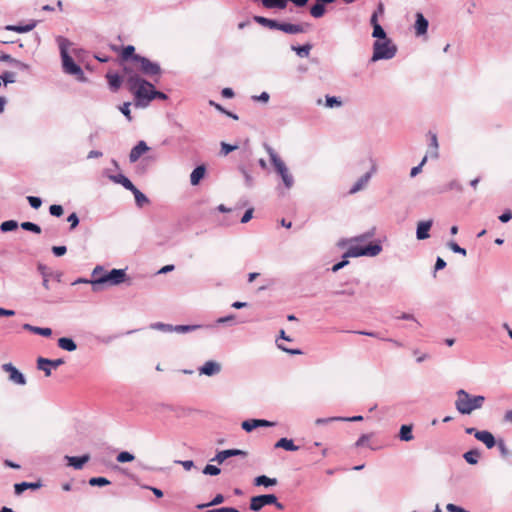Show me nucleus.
<instances>
[{"mask_svg":"<svg viewBox=\"0 0 512 512\" xmlns=\"http://www.w3.org/2000/svg\"><path fill=\"white\" fill-rule=\"evenodd\" d=\"M64 364V360L61 358L58 359H47L43 357H39L37 359V368L45 373V376L49 377L51 375V368H57Z\"/></svg>","mask_w":512,"mask_h":512,"instance_id":"12","label":"nucleus"},{"mask_svg":"<svg viewBox=\"0 0 512 512\" xmlns=\"http://www.w3.org/2000/svg\"><path fill=\"white\" fill-rule=\"evenodd\" d=\"M58 43L62 59L63 71L66 74L75 76V78L80 82H86L87 78L85 77L82 68L73 60V58L68 53V46L70 45V42L66 38L59 37Z\"/></svg>","mask_w":512,"mask_h":512,"instance_id":"4","label":"nucleus"},{"mask_svg":"<svg viewBox=\"0 0 512 512\" xmlns=\"http://www.w3.org/2000/svg\"><path fill=\"white\" fill-rule=\"evenodd\" d=\"M128 90L134 95L136 107H147L150 103V93L153 84L142 78L139 74L124 77Z\"/></svg>","mask_w":512,"mask_h":512,"instance_id":"1","label":"nucleus"},{"mask_svg":"<svg viewBox=\"0 0 512 512\" xmlns=\"http://www.w3.org/2000/svg\"><path fill=\"white\" fill-rule=\"evenodd\" d=\"M27 200L30 204V206L34 209H39L42 205V200L39 197L36 196H28Z\"/></svg>","mask_w":512,"mask_h":512,"instance_id":"57","label":"nucleus"},{"mask_svg":"<svg viewBox=\"0 0 512 512\" xmlns=\"http://www.w3.org/2000/svg\"><path fill=\"white\" fill-rule=\"evenodd\" d=\"M11 65L19 70H24V71H27L30 69V66L18 59H13Z\"/></svg>","mask_w":512,"mask_h":512,"instance_id":"60","label":"nucleus"},{"mask_svg":"<svg viewBox=\"0 0 512 512\" xmlns=\"http://www.w3.org/2000/svg\"><path fill=\"white\" fill-rule=\"evenodd\" d=\"M455 408L463 415H469L473 411L481 409L485 402V397L482 395H471L464 389H459L456 392Z\"/></svg>","mask_w":512,"mask_h":512,"instance_id":"3","label":"nucleus"},{"mask_svg":"<svg viewBox=\"0 0 512 512\" xmlns=\"http://www.w3.org/2000/svg\"><path fill=\"white\" fill-rule=\"evenodd\" d=\"M65 459L67 460L69 466L73 467L76 470H81L83 468L84 464H86L90 460V455L84 454L79 457L78 456H65Z\"/></svg>","mask_w":512,"mask_h":512,"instance_id":"18","label":"nucleus"},{"mask_svg":"<svg viewBox=\"0 0 512 512\" xmlns=\"http://www.w3.org/2000/svg\"><path fill=\"white\" fill-rule=\"evenodd\" d=\"M106 78L108 80L111 90L113 91H117L120 88L122 82L125 81L123 75L120 76L117 73H108L106 75Z\"/></svg>","mask_w":512,"mask_h":512,"instance_id":"27","label":"nucleus"},{"mask_svg":"<svg viewBox=\"0 0 512 512\" xmlns=\"http://www.w3.org/2000/svg\"><path fill=\"white\" fill-rule=\"evenodd\" d=\"M451 190H456L458 192H462L463 187L458 180L453 179V180L449 181L447 184H445L444 186H442L439 189V192L444 193V192L451 191Z\"/></svg>","mask_w":512,"mask_h":512,"instance_id":"37","label":"nucleus"},{"mask_svg":"<svg viewBox=\"0 0 512 512\" xmlns=\"http://www.w3.org/2000/svg\"><path fill=\"white\" fill-rule=\"evenodd\" d=\"M412 425H402L399 430V439L401 441L409 442L413 440Z\"/></svg>","mask_w":512,"mask_h":512,"instance_id":"34","label":"nucleus"},{"mask_svg":"<svg viewBox=\"0 0 512 512\" xmlns=\"http://www.w3.org/2000/svg\"><path fill=\"white\" fill-rule=\"evenodd\" d=\"M254 21L269 29L279 30L280 22L277 20L269 19L263 16H254Z\"/></svg>","mask_w":512,"mask_h":512,"instance_id":"25","label":"nucleus"},{"mask_svg":"<svg viewBox=\"0 0 512 512\" xmlns=\"http://www.w3.org/2000/svg\"><path fill=\"white\" fill-rule=\"evenodd\" d=\"M37 270L38 272L40 273V275L42 276V285L45 289L49 290L50 286H49V279H50V276H51V272L49 270V268L42 264V263H39L37 265Z\"/></svg>","mask_w":512,"mask_h":512,"instance_id":"28","label":"nucleus"},{"mask_svg":"<svg viewBox=\"0 0 512 512\" xmlns=\"http://www.w3.org/2000/svg\"><path fill=\"white\" fill-rule=\"evenodd\" d=\"M161 67L158 63L152 62L144 56L134 57V63H126L123 65V77H129L131 74H143L147 77H159L161 75Z\"/></svg>","mask_w":512,"mask_h":512,"instance_id":"2","label":"nucleus"},{"mask_svg":"<svg viewBox=\"0 0 512 512\" xmlns=\"http://www.w3.org/2000/svg\"><path fill=\"white\" fill-rule=\"evenodd\" d=\"M447 246L454 252V253H458V254H461L463 256H466L467 252H466V249L460 247L456 242L454 241H450L448 242Z\"/></svg>","mask_w":512,"mask_h":512,"instance_id":"54","label":"nucleus"},{"mask_svg":"<svg viewBox=\"0 0 512 512\" xmlns=\"http://www.w3.org/2000/svg\"><path fill=\"white\" fill-rule=\"evenodd\" d=\"M154 99L166 100L167 95L161 91L155 90V88L153 87V90L150 93V102Z\"/></svg>","mask_w":512,"mask_h":512,"instance_id":"59","label":"nucleus"},{"mask_svg":"<svg viewBox=\"0 0 512 512\" xmlns=\"http://www.w3.org/2000/svg\"><path fill=\"white\" fill-rule=\"evenodd\" d=\"M151 329L159 330L162 332H173L174 325L166 324L162 322H155L150 325Z\"/></svg>","mask_w":512,"mask_h":512,"instance_id":"46","label":"nucleus"},{"mask_svg":"<svg viewBox=\"0 0 512 512\" xmlns=\"http://www.w3.org/2000/svg\"><path fill=\"white\" fill-rule=\"evenodd\" d=\"M206 174V167L205 165H199L197 166L190 175V182L193 186H196L200 183V181L204 178Z\"/></svg>","mask_w":512,"mask_h":512,"instance_id":"23","label":"nucleus"},{"mask_svg":"<svg viewBox=\"0 0 512 512\" xmlns=\"http://www.w3.org/2000/svg\"><path fill=\"white\" fill-rule=\"evenodd\" d=\"M275 448H283L287 451H297L299 449L292 439L281 438L275 443Z\"/></svg>","mask_w":512,"mask_h":512,"instance_id":"30","label":"nucleus"},{"mask_svg":"<svg viewBox=\"0 0 512 512\" xmlns=\"http://www.w3.org/2000/svg\"><path fill=\"white\" fill-rule=\"evenodd\" d=\"M131 192L135 197V201L138 207H143L149 202V199L136 187H134Z\"/></svg>","mask_w":512,"mask_h":512,"instance_id":"40","label":"nucleus"},{"mask_svg":"<svg viewBox=\"0 0 512 512\" xmlns=\"http://www.w3.org/2000/svg\"><path fill=\"white\" fill-rule=\"evenodd\" d=\"M262 169L269 170L272 169L283 181V184L286 189L292 188L294 185V177L291 174L289 168L286 166L285 162H259Z\"/></svg>","mask_w":512,"mask_h":512,"instance_id":"6","label":"nucleus"},{"mask_svg":"<svg viewBox=\"0 0 512 512\" xmlns=\"http://www.w3.org/2000/svg\"><path fill=\"white\" fill-rule=\"evenodd\" d=\"M33 333L44 336V337H49L52 335V330H51V328H48V327L42 328V327L35 326V329H33Z\"/></svg>","mask_w":512,"mask_h":512,"instance_id":"55","label":"nucleus"},{"mask_svg":"<svg viewBox=\"0 0 512 512\" xmlns=\"http://www.w3.org/2000/svg\"><path fill=\"white\" fill-rule=\"evenodd\" d=\"M428 26H429L428 20L424 17V15L422 13L418 12L416 14V20H415V25H414L416 34L418 36L426 34L427 30H428Z\"/></svg>","mask_w":512,"mask_h":512,"instance_id":"20","label":"nucleus"},{"mask_svg":"<svg viewBox=\"0 0 512 512\" xmlns=\"http://www.w3.org/2000/svg\"><path fill=\"white\" fill-rule=\"evenodd\" d=\"M262 5L267 9H285L287 0H261Z\"/></svg>","mask_w":512,"mask_h":512,"instance_id":"32","label":"nucleus"},{"mask_svg":"<svg viewBox=\"0 0 512 512\" xmlns=\"http://www.w3.org/2000/svg\"><path fill=\"white\" fill-rule=\"evenodd\" d=\"M291 49L293 51H295V53L300 57V58H307L310 54V51L312 49V45L307 43V44H304V45H301V46H291Z\"/></svg>","mask_w":512,"mask_h":512,"instance_id":"36","label":"nucleus"},{"mask_svg":"<svg viewBox=\"0 0 512 512\" xmlns=\"http://www.w3.org/2000/svg\"><path fill=\"white\" fill-rule=\"evenodd\" d=\"M475 438L481 441L488 449L493 448L496 445V440L493 434L487 430H481V432L475 433Z\"/></svg>","mask_w":512,"mask_h":512,"instance_id":"19","label":"nucleus"},{"mask_svg":"<svg viewBox=\"0 0 512 512\" xmlns=\"http://www.w3.org/2000/svg\"><path fill=\"white\" fill-rule=\"evenodd\" d=\"M1 79L5 85L12 84L16 81V74L11 71H5L1 75Z\"/></svg>","mask_w":512,"mask_h":512,"instance_id":"50","label":"nucleus"},{"mask_svg":"<svg viewBox=\"0 0 512 512\" xmlns=\"http://www.w3.org/2000/svg\"><path fill=\"white\" fill-rule=\"evenodd\" d=\"M276 503V496L274 494H263L254 496L250 500V509L254 512L260 511L266 505Z\"/></svg>","mask_w":512,"mask_h":512,"instance_id":"9","label":"nucleus"},{"mask_svg":"<svg viewBox=\"0 0 512 512\" xmlns=\"http://www.w3.org/2000/svg\"><path fill=\"white\" fill-rule=\"evenodd\" d=\"M433 225V220L420 221L416 228V238L418 240H425L430 237L429 231Z\"/></svg>","mask_w":512,"mask_h":512,"instance_id":"16","label":"nucleus"},{"mask_svg":"<svg viewBox=\"0 0 512 512\" xmlns=\"http://www.w3.org/2000/svg\"><path fill=\"white\" fill-rule=\"evenodd\" d=\"M126 279V272L124 269H112L110 272L103 274L100 278L90 281L94 291H98L100 285L110 284L119 285Z\"/></svg>","mask_w":512,"mask_h":512,"instance_id":"7","label":"nucleus"},{"mask_svg":"<svg viewBox=\"0 0 512 512\" xmlns=\"http://www.w3.org/2000/svg\"><path fill=\"white\" fill-rule=\"evenodd\" d=\"M18 223L15 220H7L0 224V231L3 233L17 229Z\"/></svg>","mask_w":512,"mask_h":512,"instance_id":"45","label":"nucleus"},{"mask_svg":"<svg viewBox=\"0 0 512 512\" xmlns=\"http://www.w3.org/2000/svg\"><path fill=\"white\" fill-rule=\"evenodd\" d=\"M140 56L139 54H135V47L132 45H127L123 48L121 53V66L123 67L126 63H134V57Z\"/></svg>","mask_w":512,"mask_h":512,"instance_id":"21","label":"nucleus"},{"mask_svg":"<svg viewBox=\"0 0 512 512\" xmlns=\"http://www.w3.org/2000/svg\"><path fill=\"white\" fill-rule=\"evenodd\" d=\"M427 136L429 137V144L422 160L437 159L439 157V145L437 135L436 133L429 131Z\"/></svg>","mask_w":512,"mask_h":512,"instance_id":"11","label":"nucleus"},{"mask_svg":"<svg viewBox=\"0 0 512 512\" xmlns=\"http://www.w3.org/2000/svg\"><path fill=\"white\" fill-rule=\"evenodd\" d=\"M446 509L448 512H469L468 510L452 503L447 504Z\"/></svg>","mask_w":512,"mask_h":512,"instance_id":"63","label":"nucleus"},{"mask_svg":"<svg viewBox=\"0 0 512 512\" xmlns=\"http://www.w3.org/2000/svg\"><path fill=\"white\" fill-rule=\"evenodd\" d=\"M480 457V452L477 449H472L464 453L463 458L467 463L471 465H475L478 463Z\"/></svg>","mask_w":512,"mask_h":512,"instance_id":"39","label":"nucleus"},{"mask_svg":"<svg viewBox=\"0 0 512 512\" xmlns=\"http://www.w3.org/2000/svg\"><path fill=\"white\" fill-rule=\"evenodd\" d=\"M221 371V365L216 361H207L199 368V373L206 376H214Z\"/></svg>","mask_w":512,"mask_h":512,"instance_id":"17","label":"nucleus"},{"mask_svg":"<svg viewBox=\"0 0 512 512\" xmlns=\"http://www.w3.org/2000/svg\"><path fill=\"white\" fill-rule=\"evenodd\" d=\"M35 26H36V22L33 21L26 25H7L5 27V29L8 31H14V32H18V33H26V32L33 30Z\"/></svg>","mask_w":512,"mask_h":512,"instance_id":"33","label":"nucleus"},{"mask_svg":"<svg viewBox=\"0 0 512 512\" xmlns=\"http://www.w3.org/2000/svg\"><path fill=\"white\" fill-rule=\"evenodd\" d=\"M325 12V5L321 2H318L317 0L316 3L310 8V14L314 18H321L322 16H324Z\"/></svg>","mask_w":512,"mask_h":512,"instance_id":"38","label":"nucleus"},{"mask_svg":"<svg viewBox=\"0 0 512 512\" xmlns=\"http://www.w3.org/2000/svg\"><path fill=\"white\" fill-rule=\"evenodd\" d=\"M58 346L66 351L72 352L77 349V345L72 338L62 337L58 339Z\"/></svg>","mask_w":512,"mask_h":512,"instance_id":"31","label":"nucleus"},{"mask_svg":"<svg viewBox=\"0 0 512 512\" xmlns=\"http://www.w3.org/2000/svg\"><path fill=\"white\" fill-rule=\"evenodd\" d=\"M108 177L115 183L121 184L124 188L131 191L135 186L134 184L123 174L108 175Z\"/></svg>","mask_w":512,"mask_h":512,"instance_id":"29","label":"nucleus"},{"mask_svg":"<svg viewBox=\"0 0 512 512\" xmlns=\"http://www.w3.org/2000/svg\"><path fill=\"white\" fill-rule=\"evenodd\" d=\"M21 228L23 230H26V231H30V232H33V233H36V234H40L41 233V227L36 224V223H33V222H22L21 223Z\"/></svg>","mask_w":512,"mask_h":512,"instance_id":"47","label":"nucleus"},{"mask_svg":"<svg viewBox=\"0 0 512 512\" xmlns=\"http://www.w3.org/2000/svg\"><path fill=\"white\" fill-rule=\"evenodd\" d=\"M274 425H275L274 422H270V421L264 420V419H249V420L243 421L241 424V427L246 432H251L255 428H258V427H272Z\"/></svg>","mask_w":512,"mask_h":512,"instance_id":"15","label":"nucleus"},{"mask_svg":"<svg viewBox=\"0 0 512 512\" xmlns=\"http://www.w3.org/2000/svg\"><path fill=\"white\" fill-rule=\"evenodd\" d=\"M381 251L382 246L379 243H369L365 246L352 244L344 254V257H374L377 256Z\"/></svg>","mask_w":512,"mask_h":512,"instance_id":"8","label":"nucleus"},{"mask_svg":"<svg viewBox=\"0 0 512 512\" xmlns=\"http://www.w3.org/2000/svg\"><path fill=\"white\" fill-rule=\"evenodd\" d=\"M498 218L502 223H507L512 219V211L506 209Z\"/></svg>","mask_w":512,"mask_h":512,"instance_id":"62","label":"nucleus"},{"mask_svg":"<svg viewBox=\"0 0 512 512\" xmlns=\"http://www.w3.org/2000/svg\"><path fill=\"white\" fill-rule=\"evenodd\" d=\"M279 30L287 34H299L305 31L302 25L292 23H280Z\"/></svg>","mask_w":512,"mask_h":512,"instance_id":"26","label":"nucleus"},{"mask_svg":"<svg viewBox=\"0 0 512 512\" xmlns=\"http://www.w3.org/2000/svg\"><path fill=\"white\" fill-rule=\"evenodd\" d=\"M41 486L40 482H21L14 485V491L16 495H20L27 489L36 490Z\"/></svg>","mask_w":512,"mask_h":512,"instance_id":"24","label":"nucleus"},{"mask_svg":"<svg viewBox=\"0 0 512 512\" xmlns=\"http://www.w3.org/2000/svg\"><path fill=\"white\" fill-rule=\"evenodd\" d=\"M149 150L145 141H139L130 152L129 160H138L145 152Z\"/></svg>","mask_w":512,"mask_h":512,"instance_id":"22","label":"nucleus"},{"mask_svg":"<svg viewBox=\"0 0 512 512\" xmlns=\"http://www.w3.org/2000/svg\"><path fill=\"white\" fill-rule=\"evenodd\" d=\"M130 102H125L123 103V105H121L119 107V110L121 111V113L129 120L131 121L132 117H131V111H130Z\"/></svg>","mask_w":512,"mask_h":512,"instance_id":"58","label":"nucleus"},{"mask_svg":"<svg viewBox=\"0 0 512 512\" xmlns=\"http://www.w3.org/2000/svg\"><path fill=\"white\" fill-rule=\"evenodd\" d=\"M375 172H376V167L373 165L369 171H367L364 175H362V176H361V177H360V178H359V179L354 183V185L350 188L349 193H350V194H355V193H357V192L361 191L362 189H364V188L367 186V184H368V182H369V180H370L371 176H372Z\"/></svg>","mask_w":512,"mask_h":512,"instance_id":"14","label":"nucleus"},{"mask_svg":"<svg viewBox=\"0 0 512 512\" xmlns=\"http://www.w3.org/2000/svg\"><path fill=\"white\" fill-rule=\"evenodd\" d=\"M233 456H242L246 457L247 452L240 449H227L219 451L210 461L217 462L218 464H222L225 460Z\"/></svg>","mask_w":512,"mask_h":512,"instance_id":"13","label":"nucleus"},{"mask_svg":"<svg viewBox=\"0 0 512 512\" xmlns=\"http://www.w3.org/2000/svg\"><path fill=\"white\" fill-rule=\"evenodd\" d=\"M209 105L213 106L216 110L220 111L223 114H226L227 116H229V117H231V118H233L235 120L238 119V116L236 114L225 110L220 104L214 102L213 100L209 101Z\"/></svg>","mask_w":512,"mask_h":512,"instance_id":"49","label":"nucleus"},{"mask_svg":"<svg viewBox=\"0 0 512 512\" xmlns=\"http://www.w3.org/2000/svg\"><path fill=\"white\" fill-rule=\"evenodd\" d=\"M224 496L222 494H217L209 503L199 504L197 505L198 509H204L206 507L217 506L224 502Z\"/></svg>","mask_w":512,"mask_h":512,"instance_id":"44","label":"nucleus"},{"mask_svg":"<svg viewBox=\"0 0 512 512\" xmlns=\"http://www.w3.org/2000/svg\"><path fill=\"white\" fill-rule=\"evenodd\" d=\"M325 106L327 108H338L342 106V101L339 97L327 95L325 97Z\"/></svg>","mask_w":512,"mask_h":512,"instance_id":"42","label":"nucleus"},{"mask_svg":"<svg viewBox=\"0 0 512 512\" xmlns=\"http://www.w3.org/2000/svg\"><path fill=\"white\" fill-rule=\"evenodd\" d=\"M496 445H497L501 455L503 457H506L508 455L509 451H508V448H507L505 442L502 439H500V440L496 441Z\"/></svg>","mask_w":512,"mask_h":512,"instance_id":"61","label":"nucleus"},{"mask_svg":"<svg viewBox=\"0 0 512 512\" xmlns=\"http://www.w3.org/2000/svg\"><path fill=\"white\" fill-rule=\"evenodd\" d=\"M200 328H201V325H175L173 332L189 333V332H193Z\"/></svg>","mask_w":512,"mask_h":512,"instance_id":"43","label":"nucleus"},{"mask_svg":"<svg viewBox=\"0 0 512 512\" xmlns=\"http://www.w3.org/2000/svg\"><path fill=\"white\" fill-rule=\"evenodd\" d=\"M254 484L256 486H265V487L274 486L277 484V479L269 478L266 475H260L254 479Z\"/></svg>","mask_w":512,"mask_h":512,"instance_id":"35","label":"nucleus"},{"mask_svg":"<svg viewBox=\"0 0 512 512\" xmlns=\"http://www.w3.org/2000/svg\"><path fill=\"white\" fill-rule=\"evenodd\" d=\"M372 37L377 38V40L385 41L387 38L386 32L380 24H376L373 26Z\"/></svg>","mask_w":512,"mask_h":512,"instance_id":"41","label":"nucleus"},{"mask_svg":"<svg viewBox=\"0 0 512 512\" xmlns=\"http://www.w3.org/2000/svg\"><path fill=\"white\" fill-rule=\"evenodd\" d=\"M206 512H240L237 508L234 507H221L216 509H210Z\"/></svg>","mask_w":512,"mask_h":512,"instance_id":"64","label":"nucleus"},{"mask_svg":"<svg viewBox=\"0 0 512 512\" xmlns=\"http://www.w3.org/2000/svg\"><path fill=\"white\" fill-rule=\"evenodd\" d=\"M2 370L8 373V379L10 382L16 385H25L26 377L20 372L12 363H5L2 365Z\"/></svg>","mask_w":512,"mask_h":512,"instance_id":"10","label":"nucleus"},{"mask_svg":"<svg viewBox=\"0 0 512 512\" xmlns=\"http://www.w3.org/2000/svg\"><path fill=\"white\" fill-rule=\"evenodd\" d=\"M397 53V47L392 43L391 39L385 41L376 40L373 43V55L371 61L390 60Z\"/></svg>","mask_w":512,"mask_h":512,"instance_id":"5","label":"nucleus"},{"mask_svg":"<svg viewBox=\"0 0 512 512\" xmlns=\"http://www.w3.org/2000/svg\"><path fill=\"white\" fill-rule=\"evenodd\" d=\"M49 212L52 216L60 217L63 214V207L61 205L53 204L49 207Z\"/></svg>","mask_w":512,"mask_h":512,"instance_id":"56","label":"nucleus"},{"mask_svg":"<svg viewBox=\"0 0 512 512\" xmlns=\"http://www.w3.org/2000/svg\"><path fill=\"white\" fill-rule=\"evenodd\" d=\"M220 472H221L220 468H218L215 465H211V464L206 465L203 469V474H205V475L216 476V475H219Z\"/></svg>","mask_w":512,"mask_h":512,"instance_id":"52","label":"nucleus"},{"mask_svg":"<svg viewBox=\"0 0 512 512\" xmlns=\"http://www.w3.org/2000/svg\"><path fill=\"white\" fill-rule=\"evenodd\" d=\"M110 481L105 477H93L89 479V485L91 486H106L109 485Z\"/></svg>","mask_w":512,"mask_h":512,"instance_id":"48","label":"nucleus"},{"mask_svg":"<svg viewBox=\"0 0 512 512\" xmlns=\"http://www.w3.org/2000/svg\"><path fill=\"white\" fill-rule=\"evenodd\" d=\"M134 458V455L127 451L120 452L117 455V461L120 463L131 462L134 460Z\"/></svg>","mask_w":512,"mask_h":512,"instance_id":"51","label":"nucleus"},{"mask_svg":"<svg viewBox=\"0 0 512 512\" xmlns=\"http://www.w3.org/2000/svg\"><path fill=\"white\" fill-rule=\"evenodd\" d=\"M237 149V146L236 145H230V144H227L225 142H222L221 143V151H220V156L221 157H225L228 155V153L234 151Z\"/></svg>","mask_w":512,"mask_h":512,"instance_id":"53","label":"nucleus"}]
</instances>
